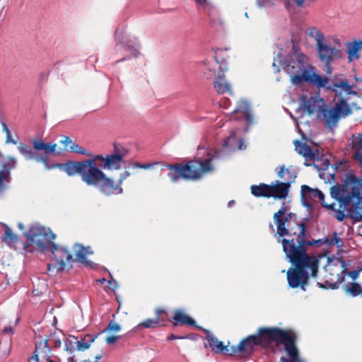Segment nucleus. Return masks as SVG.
<instances>
[{
  "label": "nucleus",
  "instance_id": "obj_1",
  "mask_svg": "<svg viewBox=\"0 0 362 362\" xmlns=\"http://www.w3.org/2000/svg\"><path fill=\"white\" fill-rule=\"evenodd\" d=\"M20 150L26 158L42 161L47 170L59 168L69 177L78 175L87 185L99 187L100 191L105 192L112 189V180L107 177L102 170H119L122 162L121 156L110 153L105 156L97 154L86 160H69L64 163L49 165L46 156H36L27 146H21Z\"/></svg>",
  "mask_w": 362,
  "mask_h": 362
},
{
  "label": "nucleus",
  "instance_id": "obj_2",
  "mask_svg": "<svg viewBox=\"0 0 362 362\" xmlns=\"http://www.w3.org/2000/svg\"><path fill=\"white\" fill-rule=\"evenodd\" d=\"M330 195L339 202V209H335L334 203L328 204L325 200L321 204L334 211L338 221L341 222L345 218L362 221V177L347 175L341 185L337 183L330 188Z\"/></svg>",
  "mask_w": 362,
  "mask_h": 362
},
{
  "label": "nucleus",
  "instance_id": "obj_3",
  "mask_svg": "<svg viewBox=\"0 0 362 362\" xmlns=\"http://www.w3.org/2000/svg\"><path fill=\"white\" fill-rule=\"evenodd\" d=\"M341 75H334L329 79L328 83L325 87L327 90L334 93L333 99L334 106L329 109L322 110L328 127L335 124L340 118H345L353 112L347 100L342 96V91L347 95L358 96V92L353 90V85H351L345 78H341Z\"/></svg>",
  "mask_w": 362,
  "mask_h": 362
},
{
  "label": "nucleus",
  "instance_id": "obj_4",
  "mask_svg": "<svg viewBox=\"0 0 362 362\" xmlns=\"http://www.w3.org/2000/svg\"><path fill=\"white\" fill-rule=\"evenodd\" d=\"M260 339L261 347L275 353L281 351V345H284L289 359L281 357L280 362H301L298 350L296 345V337L294 333L281 328L260 327L257 331Z\"/></svg>",
  "mask_w": 362,
  "mask_h": 362
},
{
  "label": "nucleus",
  "instance_id": "obj_5",
  "mask_svg": "<svg viewBox=\"0 0 362 362\" xmlns=\"http://www.w3.org/2000/svg\"><path fill=\"white\" fill-rule=\"evenodd\" d=\"M307 57L303 53H293L287 54L282 62L283 69L290 75L292 83L299 86L303 82L310 85L316 86L317 88L325 87L329 78L327 76L311 72L314 67L309 66L310 70L306 69Z\"/></svg>",
  "mask_w": 362,
  "mask_h": 362
},
{
  "label": "nucleus",
  "instance_id": "obj_6",
  "mask_svg": "<svg viewBox=\"0 0 362 362\" xmlns=\"http://www.w3.org/2000/svg\"><path fill=\"white\" fill-rule=\"evenodd\" d=\"M213 156L204 160L193 159L186 164H168L165 166L169 169L168 176L173 182L180 179L185 180H197L202 178L203 173L212 170L211 165Z\"/></svg>",
  "mask_w": 362,
  "mask_h": 362
},
{
  "label": "nucleus",
  "instance_id": "obj_7",
  "mask_svg": "<svg viewBox=\"0 0 362 362\" xmlns=\"http://www.w3.org/2000/svg\"><path fill=\"white\" fill-rule=\"evenodd\" d=\"M286 258L292 264L294 268H290L287 272V281L288 286L292 288L300 287L305 291V286L309 283L310 274L307 269L311 271L310 276L316 278L318 274L319 267L316 264L306 262L289 254H285Z\"/></svg>",
  "mask_w": 362,
  "mask_h": 362
},
{
  "label": "nucleus",
  "instance_id": "obj_8",
  "mask_svg": "<svg viewBox=\"0 0 362 362\" xmlns=\"http://www.w3.org/2000/svg\"><path fill=\"white\" fill-rule=\"evenodd\" d=\"M300 229L297 235L296 243L294 238H282L281 243L283 247V251L285 254H289L298 258L303 259L313 264H316L319 267V259L315 257L308 255L305 246L317 245L315 240H307V226L305 223H297Z\"/></svg>",
  "mask_w": 362,
  "mask_h": 362
},
{
  "label": "nucleus",
  "instance_id": "obj_9",
  "mask_svg": "<svg viewBox=\"0 0 362 362\" xmlns=\"http://www.w3.org/2000/svg\"><path fill=\"white\" fill-rule=\"evenodd\" d=\"M305 33L316 41L317 49L319 59L324 62L327 67V74L331 73L330 64L334 58L341 59L343 57L341 50L332 47L330 45L324 43L325 36L323 33L315 27L308 28Z\"/></svg>",
  "mask_w": 362,
  "mask_h": 362
},
{
  "label": "nucleus",
  "instance_id": "obj_10",
  "mask_svg": "<svg viewBox=\"0 0 362 362\" xmlns=\"http://www.w3.org/2000/svg\"><path fill=\"white\" fill-rule=\"evenodd\" d=\"M274 222L276 226V233L275 236L278 243H281L282 238L285 236L291 237L296 234L291 223L293 222L296 226L300 223L297 221V215L293 212H287V207L284 202L277 212L274 214Z\"/></svg>",
  "mask_w": 362,
  "mask_h": 362
},
{
  "label": "nucleus",
  "instance_id": "obj_11",
  "mask_svg": "<svg viewBox=\"0 0 362 362\" xmlns=\"http://www.w3.org/2000/svg\"><path fill=\"white\" fill-rule=\"evenodd\" d=\"M24 235L27 240L35 245L36 249L42 252L50 250L51 246L54 243L52 240L56 237L49 228L39 224L31 226Z\"/></svg>",
  "mask_w": 362,
  "mask_h": 362
},
{
  "label": "nucleus",
  "instance_id": "obj_12",
  "mask_svg": "<svg viewBox=\"0 0 362 362\" xmlns=\"http://www.w3.org/2000/svg\"><path fill=\"white\" fill-rule=\"evenodd\" d=\"M25 146L28 147V150H30L33 153H34L36 156H46L47 158V162H49V157L47 154L54 153L56 151V144L51 143H45L42 141L41 139H36L33 141V149L30 148L26 144L21 142L18 146V150L19 153L26 159V160H34L37 162L35 158H28L25 155H23L21 151V146ZM41 161H39L40 163ZM38 163V161H37ZM49 164V163H48ZM52 163V165H53Z\"/></svg>",
  "mask_w": 362,
  "mask_h": 362
},
{
  "label": "nucleus",
  "instance_id": "obj_13",
  "mask_svg": "<svg viewBox=\"0 0 362 362\" xmlns=\"http://www.w3.org/2000/svg\"><path fill=\"white\" fill-rule=\"evenodd\" d=\"M50 250L54 255V258L57 262V265H47L48 271L50 272L52 267L56 269L57 272H62L65 269L66 262L71 263L73 261V257L67 249L58 246L56 243H53L50 247Z\"/></svg>",
  "mask_w": 362,
  "mask_h": 362
},
{
  "label": "nucleus",
  "instance_id": "obj_14",
  "mask_svg": "<svg viewBox=\"0 0 362 362\" xmlns=\"http://www.w3.org/2000/svg\"><path fill=\"white\" fill-rule=\"evenodd\" d=\"M115 40L116 41L115 50L120 49V44L122 45L125 49L131 53L134 57H137L139 54V49L140 48L139 42L136 37L129 38L123 35L117 28L115 32Z\"/></svg>",
  "mask_w": 362,
  "mask_h": 362
},
{
  "label": "nucleus",
  "instance_id": "obj_15",
  "mask_svg": "<svg viewBox=\"0 0 362 362\" xmlns=\"http://www.w3.org/2000/svg\"><path fill=\"white\" fill-rule=\"evenodd\" d=\"M257 346H261L260 339L257 333L247 336L240 342V348L243 351V354L247 357L254 354L255 347Z\"/></svg>",
  "mask_w": 362,
  "mask_h": 362
},
{
  "label": "nucleus",
  "instance_id": "obj_16",
  "mask_svg": "<svg viewBox=\"0 0 362 362\" xmlns=\"http://www.w3.org/2000/svg\"><path fill=\"white\" fill-rule=\"evenodd\" d=\"M291 187V182H279L276 180L275 184L269 185V198L274 197V199H285L288 196L289 188Z\"/></svg>",
  "mask_w": 362,
  "mask_h": 362
},
{
  "label": "nucleus",
  "instance_id": "obj_17",
  "mask_svg": "<svg viewBox=\"0 0 362 362\" xmlns=\"http://www.w3.org/2000/svg\"><path fill=\"white\" fill-rule=\"evenodd\" d=\"M346 52L348 54V62H352L360 58V53L362 51V40H355L346 43Z\"/></svg>",
  "mask_w": 362,
  "mask_h": 362
},
{
  "label": "nucleus",
  "instance_id": "obj_18",
  "mask_svg": "<svg viewBox=\"0 0 362 362\" xmlns=\"http://www.w3.org/2000/svg\"><path fill=\"white\" fill-rule=\"evenodd\" d=\"M308 193L310 194V196L312 199H315L318 198L320 200V202H323V201L325 200V194L322 193V192L321 190H320L317 188L313 189L308 185H303L301 186L300 195H301V199L303 201V204L306 207L310 206V204L303 201L305 198V195Z\"/></svg>",
  "mask_w": 362,
  "mask_h": 362
},
{
  "label": "nucleus",
  "instance_id": "obj_19",
  "mask_svg": "<svg viewBox=\"0 0 362 362\" xmlns=\"http://www.w3.org/2000/svg\"><path fill=\"white\" fill-rule=\"evenodd\" d=\"M173 319L175 320L173 322L174 326H177L179 324H184L192 327H198L195 320L191 318L189 316L185 315L182 310H176L174 312ZM200 327H199V328Z\"/></svg>",
  "mask_w": 362,
  "mask_h": 362
},
{
  "label": "nucleus",
  "instance_id": "obj_20",
  "mask_svg": "<svg viewBox=\"0 0 362 362\" xmlns=\"http://www.w3.org/2000/svg\"><path fill=\"white\" fill-rule=\"evenodd\" d=\"M294 145L296 147V151L298 154L303 156L306 159L310 158L313 160H316L315 153L313 152L309 145L298 140L295 141Z\"/></svg>",
  "mask_w": 362,
  "mask_h": 362
},
{
  "label": "nucleus",
  "instance_id": "obj_21",
  "mask_svg": "<svg viewBox=\"0 0 362 362\" xmlns=\"http://www.w3.org/2000/svg\"><path fill=\"white\" fill-rule=\"evenodd\" d=\"M0 224L5 228L4 235L2 237V241L5 243L10 247H16V244L18 243V236L14 234L10 227L4 223Z\"/></svg>",
  "mask_w": 362,
  "mask_h": 362
},
{
  "label": "nucleus",
  "instance_id": "obj_22",
  "mask_svg": "<svg viewBox=\"0 0 362 362\" xmlns=\"http://www.w3.org/2000/svg\"><path fill=\"white\" fill-rule=\"evenodd\" d=\"M165 325L166 320L160 316H156L153 319L148 318L144 320V322L139 323L137 325V328L140 329L142 327H145L147 329H153L157 327H164Z\"/></svg>",
  "mask_w": 362,
  "mask_h": 362
},
{
  "label": "nucleus",
  "instance_id": "obj_23",
  "mask_svg": "<svg viewBox=\"0 0 362 362\" xmlns=\"http://www.w3.org/2000/svg\"><path fill=\"white\" fill-rule=\"evenodd\" d=\"M214 88L218 94H223L227 92H230V86L226 81L224 74L218 73L216 76V80L214 83Z\"/></svg>",
  "mask_w": 362,
  "mask_h": 362
},
{
  "label": "nucleus",
  "instance_id": "obj_24",
  "mask_svg": "<svg viewBox=\"0 0 362 362\" xmlns=\"http://www.w3.org/2000/svg\"><path fill=\"white\" fill-rule=\"evenodd\" d=\"M99 335V333H97L94 335L88 334L83 336L80 340L76 337V347L78 351H85L87 350L90 344L95 340V339Z\"/></svg>",
  "mask_w": 362,
  "mask_h": 362
},
{
  "label": "nucleus",
  "instance_id": "obj_25",
  "mask_svg": "<svg viewBox=\"0 0 362 362\" xmlns=\"http://www.w3.org/2000/svg\"><path fill=\"white\" fill-rule=\"evenodd\" d=\"M130 175L129 171H124V173L120 174L119 179L117 184L112 180V187L111 189H109V192L100 191L103 194L106 196H110L114 194H122L123 189L121 187V185L122 182L127 179Z\"/></svg>",
  "mask_w": 362,
  "mask_h": 362
},
{
  "label": "nucleus",
  "instance_id": "obj_26",
  "mask_svg": "<svg viewBox=\"0 0 362 362\" xmlns=\"http://www.w3.org/2000/svg\"><path fill=\"white\" fill-rule=\"evenodd\" d=\"M251 193L253 196L256 197H267L269 198V185H267L264 183H261L258 185H252L251 186Z\"/></svg>",
  "mask_w": 362,
  "mask_h": 362
},
{
  "label": "nucleus",
  "instance_id": "obj_27",
  "mask_svg": "<svg viewBox=\"0 0 362 362\" xmlns=\"http://www.w3.org/2000/svg\"><path fill=\"white\" fill-rule=\"evenodd\" d=\"M344 291L352 297L360 296L362 298V286L357 282H351L343 286Z\"/></svg>",
  "mask_w": 362,
  "mask_h": 362
},
{
  "label": "nucleus",
  "instance_id": "obj_28",
  "mask_svg": "<svg viewBox=\"0 0 362 362\" xmlns=\"http://www.w3.org/2000/svg\"><path fill=\"white\" fill-rule=\"evenodd\" d=\"M300 108L312 115L316 110V100L314 98H308L306 96H303Z\"/></svg>",
  "mask_w": 362,
  "mask_h": 362
},
{
  "label": "nucleus",
  "instance_id": "obj_29",
  "mask_svg": "<svg viewBox=\"0 0 362 362\" xmlns=\"http://www.w3.org/2000/svg\"><path fill=\"white\" fill-rule=\"evenodd\" d=\"M322 240L323 243L327 246L336 245L339 249H341L344 247V242L337 231L332 233V238L325 237L322 238Z\"/></svg>",
  "mask_w": 362,
  "mask_h": 362
},
{
  "label": "nucleus",
  "instance_id": "obj_30",
  "mask_svg": "<svg viewBox=\"0 0 362 362\" xmlns=\"http://www.w3.org/2000/svg\"><path fill=\"white\" fill-rule=\"evenodd\" d=\"M344 272L345 269L341 272V276H339L337 280L334 283H331L329 281H325L324 283L317 282V285L319 288H330L332 290L337 289L339 287V285L344 281V276L342 275Z\"/></svg>",
  "mask_w": 362,
  "mask_h": 362
},
{
  "label": "nucleus",
  "instance_id": "obj_31",
  "mask_svg": "<svg viewBox=\"0 0 362 362\" xmlns=\"http://www.w3.org/2000/svg\"><path fill=\"white\" fill-rule=\"evenodd\" d=\"M35 350L39 354H43L44 356L47 357L49 353L51 351L50 347L48 344V339H42L37 341L35 344Z\"/></svg>",
  "mask_w": 362,
  "mask_h": 362
},
{
  "label": "nucleus",
  "instance_id": "obj_32",
  "mask_svg": "<svg viewBox=\"0 0 362 362\" xmlns=\"http://www.w3.org/2000/svg\"><path fill=\"white\" fill-rule=\"evenodd\" d=\"M249 110V104L247 102H243L233 110V113L242 112L245 116L246 119L250 121L252 119V116L250 114Z\"/></svg>",
  "mask_w": 362,
  "mask_h": 362
},
{
  "label": "nucleus",
  "instance_id": "obj_33",
  "mask_svg": "<svg viewBox=\"0 0 362 362\" xmlns=\"http://www.w3.org/2000/svg\"><path fill=\"white\" fill-rule=\"evenodd\" d=\"M69 150L73 153L90 156V158H92V156H93L90 151L86 150L85 148L80 146L78 144L74 142L69 146Z\"/></svg>",
  "mask_w": 362,
  "mask_h": 362
},
{
  "label": "nucleus",
  "instance_id": "obj_34",
  "mask_svg": "<svg viewBox=\"0 0 362 362\" xmlns=\"http://www.w3.org/2000/svg\"><path fill=\"white\" fill-rule=\"evenodd\" d=\"M76 259L78 262L83 263V264L89 267L91 269H95L97 267V264L87 259L86 257H84V254L82 252H76Z\"/></svg>",
  "mask_w": 362,
  "mask_h": 362
},
{
  "label": "nucleus",
  "instance_id": "obj_35",
  "mask_svg": "<svg viewBox=\"0 0 362 362\" xmlns=\"http://www.w3.org/2000/svg\"><path fill=\"white\" fill-rule=\"evenodd\" d=\"M11 346V341L0 342V357L5 358L9 354Z\"/></svg>",
  "mask_w": 362,
  "mask_h": 362
},
{
  "label": "nucleus",
  "instance_id": "obj_36",
  "mask_svg": "<svg viewBox=\"0 0 362 362\" xmlns=\"http://www.w3.org/2000/svg\"><path fill=\"white\" fill-rule=\"evenodd\" d=\"M214 59L216 63L219 65V73L224 74V71H226L228 70V63L226 62V59L223 57H221L219 54H218L217 52H216Z\"/></svg>",
  "mask_w": 362,
  "mask_h": 362
},
{
  "label": "nucleus",
  "instance_id": "obj_37",
  "mask_svg": "<svg viewBox=\"0 0 362 362\" xmlns=\"http://www.w3.org/2000/svg\"><path fill=\"white\" fill-rule=\"evenodd\" d=\"M76 340V337L70 335L65 341V350L72 354L76 349L75 344Z\"/></svg>",
  "mask_w": 362,
  "mask_h": 362
},
{
  "label": "nucleus",
  "instance_id": "obj_38",
  "mask_svg": "<svg viewBox=\"0 0 362 362\" xmlns=\"http://www.w3.org/2000/svg\"><path fill=\"white\" fill-rule=\"evenodd\" d=\"M199 329H202L206 334V338L208 341V345L213 351V347H215L216 344H217L218 339L215 336H214L209 330L204 329L202 327H199Z\"/></svg>",
  "mask_w": 362,
  "mask_h": 362
},
{
  "label": "nucleus",
  "instance_id": "obj_39",
  "mask_svg": "<svg viewBox=\"0 0 362 362\" xmlns=\"http://www.w3.org/2000/svg\"><path fill=\"white\" fill-rule=\"evenodd\" d=\"M113 146L114 151L111 154L121 156L122 160L123 161V159L127 154L128 151L119 144L115 143Z\"/></svg>",
  "mask_w": 362,
  "mask_h": 362
},
{
  "label": "nucleus",
  "instance_id": "obj_40",
  "mask_svg": "<svg viewBox=\"0 0 362 362\" xmlns=\"http://www.w3.org/2000/svg\"><path fill=\"white\" fill-rule=\"evenodd\" d=\"M74 248L76 250V252H82L83 254H84V257H86V255H92L93 253V251L90 246L84 247L83 245L77 243L75 244Z\"/></svg>",
  "mask_w": 362,
  "mask_h": 362
},
{
  "label": "nucleus",
  "instance_id": "obj_41",
  "mask_svg": "<svg viewBox=\"0 0 362 362\" xmlns=\"http://www.w3.org/2000/svg\"><path fill=\"white\" fill-rule=\"evenodd\" d=\"M213 351L216 354H226L228 352V345L225 346L222 341L218 340L215 347H213Z\"/></svg>",
  "mask_w": 362,
  "mask_h": 362
},
{
  "label": "nucleus",
  "instance_id": "obj_42",
  "mask_svg": "<svg viewBox=\"0 0 362 362\" xmlns=\"http://www.w3.org/2000/svg\"><path fill=\"white\" fill-rule=\"evenodd\" d=\"M228 352H227L226 354H228L229 356H235L238 353H242L243 350L240 348V343L236 346H229L228 345Z\"/></svg>",
  "mask_w": 362,
  "mask_h": 362
},
{
  "label": "nucleus",
  "instance_id": "obj_43",
  "mask_svg": "<svg viewBox=\"0 0 362 362\" xmlns=\"http://www.w3.org/2000/svg\"><path fill=\"white\" fill-rule=\"evenodd\" d=\"M314 165L318 170H325L329 168V160L327 158H325L321 160L320 164L315 163Z\"/></svg>",
  "mask_w": 362,
  "mask_h": 362
},
{
  "label": "nucleus",
  "instance_id": "obj_44",
  "mask_svg": "<svg viewBox=\"0 0 362 362\" xmlns=\"http://www.w3.org/2000/svg\"><path fill=\"white\" fill-rule=\"evenodd\" d=\"M106 330L119 332L121 330V326L118 323L111 320L107 325V328L105 329V332Z\"/></svg>",
  "mask_w": 362,
  "mask_h": 362
},
{
  "label": "nucleus",
  "instance_id": "obj_45",
  "mask_svg": "<svg viewBox=\"0 0 362 362\" xmlns=\"http://www.w3.org/2000/svg\"><path fill=\"white\" fill-rule=\"evenodd\" d=\"M285 173L287 176V177L285 179L286 182H291V184L293 182L296 177V173L288 168L285 170Z\"/></svg>",
  "mask_w": 362,
  "mask_h": 362
},
{
  "label": "nucleus",
  "instance_id": "obj_46",
  "mask_svg": "<svg viewBox=\"0 0 362 362\" xmlns=\"http://www.w3.org/2000/svg\"><path fill=\"white\" fill-rule=\"evenodd\" d=\"M60 137H61L60 143H62V144L64 145L65 149H66L68 147L69 148V146L71 145V144L74 143L72 141V140L69 136H66L64 135H61Z\"/></svg>",
  "mask_w": 362,
  "mask_h": 362
},
{
  "label": "nucleus",
  "instance_id": "obj_47",
  "mask_svg": "<svg viewBox=\"0 0 362 362\" xmlns=\"http://www.w3.org/2000/svg\"><path fill=\"white\" fill-rule=\"evenodd\" d=\"M156 164H157V163H145V164H142V163H133L132 165H133V168L149 169V168H153V165H156Z\"/></svg>",
  "mask_w": 362,
  "mask_h": 362
},
{
  "label": "nucleus",
  "instance_id": "obj_48",
  "mask_svg": "<svg viewBox=\"0 0 362 362\" xmlns=\"http://www.w3.org/2000/svg\"><path fill=\"white\" fill-rule=\"evenodd\" d=\"M257 4L261 7L272 6L275 5L273 0H257Z\"/></svg>",
  "mask_w": 362,
  "mask_h": 362
},
{
  "label": "nucleus",
  "instance_id": "obj_49",
  "mask_svg": "<svg viewBox=\"0 0 362 362\" xmlns=\"http://www.w3.org/2000/svg\"><path fill=\"white\" fill-rule=\"evenodd\" d=\"M362 271V268L358 267L357 269L350 271L348 272V275L353 279L355 280L358 277L359 273Z\"/></svg>",
  "mask_w": 362,
  "mask_h": 362
},
{
  "label": "nucleus",
  "instance_id": "obj_50",
  "mask_svg": "<svg viewBox=\"0 0 362 362\" xmlns=\"http://www.w3.org/2000/svg\"><path fill=\"white\" fill-rule=\"evenodd\" d=\"M120 338H121V336H111V337H108L106 338V343L107 344H113Z\"/></svg>",
  "mask_w": 362,
  "mask_h": 362
},
{
  "label": "nucleus",
  "instance_id": "obj_51",
  "mask_svg": "<svg viewBox=\"0 0 362 362\" xmlns=\"http://www.w3.org/2000/svg\"><path fill=\"white\" fill-rule=\"evenodd\" d=\"M192 339V337L189 334L182 336V337H180V336H176L173 334H171L170 335H169L168 337V340H173V339Z\"/></svg>",
  "mask_w": 362,
  "mask_h": 362
},
{
  "label": "nucleus",
  "instance_id": "obj_52",
  "mask_svg": "<svg viewBox=\"0 0 362 362\" xmlns=\"http://www.w3.org/2000/svg\"><path fill=\"white\" fill-rule=\"evenodd\" d=\"M0 123L2 126L3 132H4L6 133V134H8L11 132V131L8 128L6 122L3 118H0Z\"/></svg>",
  "mask_w": 362,
  "mask_h": 362
},
{
  "label": "nucleus",
  "instance_id": "obj_53",
  "mask_svg": "<svg viewBox=\"0 0 362 362\" xmlns=\"http://www.w3.org/2000/svg\"><path fill=\"white\" fill-rule=\"evenodd\" d=\"M36 350L35 349V351L32 356L28 359L29 362H39V354L37 353Z\"/></svg>",
  "mask_w": 362,
  "mask_h": 362
},
{
  "label": "nucleus",
  "instance_id": "obj_54",
  "mask_svg": "<svg viewBox=\"0 0 362 362\" xmlns=\"http://www.w3.org/2000/svg\"><path fill=\"white\" fill-rule=\"evenodd\" d=\"M62 342L59 338H54L53 339V345L55 348H59L61 346Z\"/></svg>",
  "mask_w": 362,
  "mask_h": 362
},
{
  "label": "nucleus",
  "instance_id": "obj_55",
  "mask_svg": "<svg viewBox=\"0 0 362 362\" xmlns=\"http://www.w3.org/2000/svg\"><path fill=\"white\" fill-rule=\"evenodd\" d=\"M6 143H12L13 144H16V141L11 139V132H10L8 134H6Z\"/></svg>",
  "mask_w": 362,
  "mask_h": 362
},
{
  "label": "nucleus",
  "instance_id": "obj_56",
  "mask_svg": "<svg viewBox=\"0 0 362 362\" xmlns=\"http://www.w3.org/2000/svg\"><path fill=\"white\" fill-rule=\"evenodd\" d=\"M3 333L6 334H9V333H13L12 327H11V326L5 327L3 329Z\"/></svg>",
  "mask_w": 362,
  "mask_h": 362
},
{
  "label": "nucleus",
  "instance_id": "obj_57",
  "mask_svg": "<svg viewBox=\"0 0 362 362\" xmlns=\"http://www.w3.org/2000/svg\"><path fill=\"white\" fill-rule=\"evenodd\" d=\"M285 167L284 165H283L281 168V170L278 172V176L280 177V178H284V174L285 173Z\"/></svg>",
  "mask_w": 362,
  "mask_h": 362
},
{
  "label": "nucleus",
  "instance_id": "obj_58",
  "mask_svg": "<svg viewBox=\"0 0 362 362\" xmlns=\"http://www.w3.org/2000/svg\"><path fill=\"white\" fill-rule=\"evenodd\" d=\"M305 0H295L296 5L299 7L302 6L304 4Z\"/></svg>",
  "mask_w": 362,
  "mask_h": 362
},
{
  "label": "nucleus",
  "instance_id": "obj_59",
  "mask_svg": "<svg viewBox=\"0 0 362 362\" xmlns=\"http://www.w3.org/2000/svg\"><path fill=\"white\" fill-rule=\"evenodd\" d=\"M129 59H130V57H124L121 59L115 62V64H117L119 62H124V61H126V60H129Z\"/></svg>",
  "mask_w": 362,
  "mask_h": 362
},
{
  "label": "nucleus",
  "instance_id": "obj_60",
  "mask_svg": "<svg viewBox=\"0 0 362 362\" xmlns=\"http://www.w3.org/2000/svg\"><path fill=\"white\" fill-rule=\"evenodd\" d=\"M235 138V133L234 132H231L230 136H228V140Z\"/></svg>",
  "mask_w": 362,
  "mask_h": 362
},
{
  "label": "nucleus",
  "instance_id": "obj_61",
  "mask_svg": "<svg viewBox=\"0 0 362 362\" xmlns=\"http://www.w3.org/2000/svg\"><path fill=\"white\" fill-rule=\"evenodd\" d=\"M160 313H165V310L163 309H157L156 310V316H159Z\"/></svg>",
  "mask_w": 362,
  "mask_h": 362
},
{
  "label": "nucleus",
  "instance_id": "obj_62",
  "mask_svg": "<svg viewBox=\"0 0 362 362\" xmlns=\"http://www.w3.org/2000/svg\"><path fill=\"white\" fill-rule=\"evenodd\" d=\"M197 4L202 5L204 4L206 0H194Z\"/></svg>",
  "mask_w": 362,
  "mask_h": 362
},
{
  "label": "nucleus",
  "instance_id": "obj_63",
  "mask_svg": "<svg viewBox=\"0 0 362 362\" xmlns=\"http://www.w3.org/2000/svg\"><path fill=\"white\" fill-rule=\"evenodd\" d=\"M234 204H235V202H234L233 200H231V201L228 202V207H230V206H232Z\"/></svg>",
  "mask_w": 362,
  "mask_h": 362
},
{
  "label": "nucleus",
  "instance_id": "obj_64",
  "mask_svg": "<svg viewBox=\"0 0 362 362\" xmlns=\"http://www.w3.org/2000/svg\"><path fill=\"white\" fill-rule=\"evenodd\" d=\"M105 281H106V279L105 278H102V279L98 280V282H99L100 284H104Z\"/></svg>",
  "mask_w": 362,
  "mask_h": 362
}]
</instances>
